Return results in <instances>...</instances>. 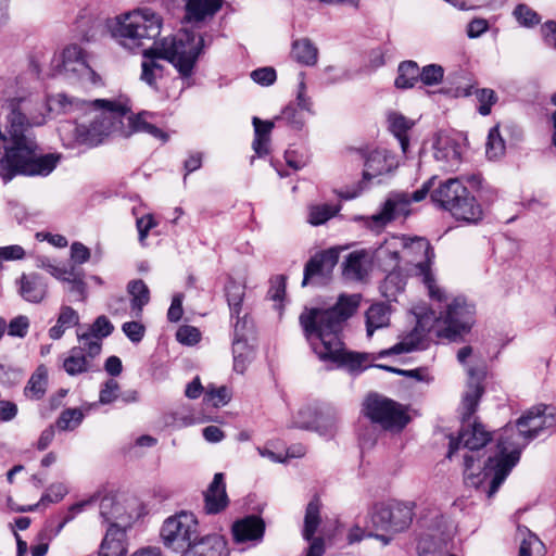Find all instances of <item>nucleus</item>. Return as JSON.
Instances as JSON below:
<instances>
[{"label":"nucleus","instance_id":"obj_1","mask_svg":"<svg viewBox=\"0 0 556 556\" xmlns=\"http://www.w3.org/2000/svg\"><path fill=\"white\" fill-rule=\"evenodd\" d=\"M9 144L0 155V178L9 184L16 176H48L59 156L42 154L29 128L46 123L48 104L43 97L27 96L5 100Z\"/></svg>","mask_w":556,"mask_h":556},{"label":"nucleus","instance_id":"obj_2","mask_svg":"<svg viewBox=\"0 0 556 556\" xmlns=\"http://www.w3.org/2000/svg\"><path fill=\"white\" fill-rule=\"evenodd\" d=\"M359 302V294L341 295L330 308H306L301 313L299 320L304 337L319 361L350 371L370 366L374 355L346 351L341 338L344 323L355 313Z\"/></svg>","mask_w":556,"mask_h":556},{"label":"nucleus","instance_id":"obj_3","mask_svg":"<svg viewBox=\"0 0 556 556\" xmlns=\"http://www.w3.org/2000/svg\"><path fill=\"white\" fill-rule=\"evenodd\" d=\"M556 426V407L539 404L521 415L516 426H505L497 439L496 452L490 456L484 478L492 475L488 490L491 498L520 459L521 451L530 441Z\"/></svg>","mask_w":556,"mask_h":556},{"label":"nucleus","instance_id":"obj_4","mask_svg":"<svg viewBox=\"0 0 556 556\" xmlns=\"http://www.w3.org/2000/svg\"><path fill=\"white\" fill-rule=\"evenodd\" d=\"M468 375L471 377V381L468 383V389L462 401L463 428L459 432L458 440L452 439L450 442V451L447 454L448 458L452 457L460 443L470 450V452H473L485 446V444L491 440L490 433L481 424L471 421L483 390L479 382L475 380V370L472 368L468 369ZM488 459H490V457ZM476 462H479V459H476L472 453H466L464 455L465 482L467 485L476 489H482L488 494L492 475L484 478L483 473L489 460H486L483 469H481L479 465L476 466Z\"/></svg>","mask_w":556,"mask_h":556},{"label":"nucleus","instance_id":"obj_5","mask_svg":"<svg viewBox=\"0 0 556 556\" xmlns=\"http://www.w3.org/2000/svg\"><path fill=\"white\" fill-rule=\"evenodd\" d=\"M162 24V17L149 8L135 9L106 22L111 36L129 50L156 41Z\"/></svg>","mask_w":556,"mask_h":556},{"label":"nucleus","instance_id":"obj_6","mask_svg":"<svg viewBox=\"0 0 556 556\" xmlns=\"http://www.w3.org/2000/svg\"><path fill=\"white\" fill-rule=\"evenodd\" d=\"M204 48L203 35L182 30L174 36L154 41L147 54L168 61L181 78L189 79L194 73L197 62Z\"/></svg>","mask_w":556,"mask_h":556},{"label":"nucleus","instance_id":"obj_7","mask_svg":"<svg viewBox=\"0 0 556 556\" xmlns=\"http://www.w3.org/2000/svg\"><path fill=\"white\" fill-rule=\"evenodd\" d=\"M439 303V313L432 312V330L439 338L456 341L468 333L475 323V306L464 296L430 298Z\"/></svg>","mask_w":556,"mask_h":556},{"label":"nucleus","instance_id":"obj_8","mask_svg":"<svg viewBox=\"0 0 556 556\" xmlns=\"http://www.w3.org/2000/svg\"><path fill=\"white\" fill-rule=\"evenodd\" d=\"M92 119L89 125L76 126V140L80 144L96 147L111 136H118V123L122 111L118 110V101L97 99L91 102Z\"/></svg>","mask_w":556,"mask_h":556},{"label":"nucleus","instance_id":"obj_9","mask_svg":"<svg viewBox=\"0 0 556 556\" xmlns=\"http://www.w3.org/2000/svg\"><path fill=\"white\" fill-rule=\"evenodd\" d=\"M434 257L430 243L424 238H405V247L401 249V270L407 276L419 277L428 290L430 298L442 299L444 289L435 282L431 271Z\"/></svg>","mask_w":556,"mask_h":556},{"label":"nucleus","instance_id":"obj_10","mask_svg":"<svg viewBox=\"0 0 556 556\" xmlns=\"http://www.w3.org/2000/svg\"><path fill=\"white\" fill-rule=\"evenodd\" d=\"M362 412L372 425L393 433L402 431L409 422V416L401 404L378 394L366 397Z\"/></svg>","mask_w":556,"mask_h":556},{"label":"nucleus","instance_id":"obj_11","mask_svg":"<svg viewBox=\"0 0 556 556\" xmlns=\"http://www.w3.org/2000/svg\"><path fill=\"white\" fill-rule=\"evenodd\" d=\"M163 544L174 551L188 548L198 542V520L192 513L180 511L165 519L161 528Z\"/></svg>","mask_w":556,"mask_h":556},{"label":"nucleus","instance_id":"obj_12","mask_svg":"<svg viewBox=\"0 0 556 556\" xmlns=\"http://www.w3.org/2000/svg\"><path fill=\"white\" fill-rule=\"evenodd\" d=\"M404 247L405 237L393 236L370 252L372 263L382 270L389 271L384 280L386 287L394 283L397 291L404 288V280L401 278V249Z\"/></svg>","mask_w":556,"mask_h":556},{"label":"nucleus","instance_id":"obj_13","mask_svg":"<svg viewBox=\"0 0 556 556\" xmlns=\"http://www.w3.org/2000/svg\"><path fill=\"white\" fill-rule=\"evenodd\" d=\"M413 506L405 503H378L374 505L370 520L376 529L390 532H402L413 521Z\"/></svg>","mask_w":556,"mask_h":556},{"label":"nucleus","instance_id":"obj_14","mask_svg":"<svg viewBox=\"0 0 556 556\" xmlns=\"http://www.w3.org/2000/svg\"><path fill=\"white\" fill-rule=\"evenodd\" d=\"M396 166L397 162L394 155L387 150L371 151L365 160L363 179L352 190L340 192L339 195L345 200L358 197L371 179L391 173Z\"/></svg>","mask_w":556,"mask_h":556},{"label":"nucleus","instance_id":"obj_15","mask_svg":"<svg viewBox=\"0 0 556 556\" xmlns=\"http://www.w3.org/2000/svg\"><path fill=\"white\" fill-rule=\"evenodd\" d=\"M55 67L67 78H77L91 84H96L99 78L89 65L87 54L78 45L66 47L60 59L56 60Z\"/></svg>","mask_w":556,"mask_h":556},{"label":"nucleus","instance_id":"obj_16","mask_svg":"<svg viewBox=\"0 0 556 556\" xmlns=\"http://www.w3.org/2000/svg\"><path fill=\"white\" fill-rule=\"evenodd\" d=\"M118 110L122 111V117L119 119L122 123H118L119 137L127 138L135 132H147L155 138L162 139L163 141L167 140L166 134L148 122L147 117L149 114L147 112L131 115L127 100H118Z\"/></svg>","mask_w":556,"mask_h":556},{"label":"nucleus","instance_id":"obj_17","mask_svg":"<svg viewBox=\"0 0 556 556\" xmlns=\"http://www.w3.org/2000/svg\"><path fill=\"white\" fill-rule=\"evenodd\" d=\"M339 260L336 250H327L313 256L304 268V278L302 286L308 285L311 281L323 282L333 270Z\"/></svg>","mask_w":556,"mask_h":556},{"label":"nucleus","instance_id":"obj_18","mask_svg":"<svg viewBox=\"0 0 556 556\" xmlns=\"http://www.w3.org/2000/svg\"><path fill=\"white\" fill-rule=\"evenodd\" d=\"M99 513L102 519L110 523V527L126 528L138 515L129 511L115 495H105L99 503Z\"/></svg>","mask_w":556,"mask_h":556},{"label":"nucleus","instance_id":"obj_19","mask_svg":"<svg viewBox=\"0 0 556 556\" xmlns=\"http://www.w3.org/2000/svg\"><path fill=\"white\" fill-rule=\"evenodd\" d=\"M433 157L441 169L452 170L460 163L459 144L451 136L439 134L433 142Z\"/></svg>","mask_w":556,"mask_h":556},{"label":"nucleus","instance_id":"obj_20","mask_svg":"<svg viewBox=\"0 0 556 556\" xmlns=\"http://www.w3.org/2000/svg\"><path fill=\"white\" fill-rule=\"evenodd\" d=\"M20 296L33 304L41 303L49 292L46 279L37 273L22 274L16 280Z\"/></svg>","mask_w":556,"mask_h":556},{"label":"nucleus","instance_id":"obj_21","mask_svg":"<svg viewBox=\"0 0 556 556\" xmlns=\"http://www.w3.org/2000/svg\"><path fill=\"white\" fill-rule=\"evenodd\" d=\"M232 536L236 543L261 542L265 532V522L262 518L252 515L237 520L232 525Z\"/></svg>","mask_w":556,"mask_h":556},{"label":"nucleus","instance_id":"obj_22","mask_svg":"<svg viewBox=\"0 0 556 556\" xmlns=\"http://www.w3.org/2000/svg\"><path fill=\"white\" fill-rule=\"evenodd\" d=\"M180 556H229V549L223 536L207 534L185 548Z\"/></svg>","mask_w":556,"mask_h":556},{"label":"nucleus","instance_id":"obj_23","mask_svg":"<svg viewBox=\"0 0 556 556\" xmlns=\"http://www.w3.org/2000/svg\"><path fill=\"white\" fill-rule=\"evenodd\" d=\"M467 187L458 178H450L441 182L438 188L431 192L432 201L440 207L451 212L452 206L458 203L462 194Z\"/></svg>","mask_w":556,"mask_h":556},{"label":"nucleus","instance_id":"obj_24","mask_svg":"<svg viewBox=\"0 0 556 556\" xmlns=\"http://www.w3.org/2000/svg\"><path fill=\"white\" fill-rule=\"evenodd\" d=\"M450 213L455 219L467 224H477L483 216L481 205L468 189H466L462 194L458 203L455 206H452Z\"/></svg>","mask_w":556,"mask_h":556},{"label":"nucleus","instance_id":"obj_25","mask_svg":"<svg viewBox=\"0 0 556 556\" xmlns=\"http://www.w3.org/2000/svg\"><path fill=\"white\" fill-rule=\"evenodd\" d=\"M205 510L208 514H217L228 505L224 473H215L213 481L204 493Z\"/></svg>","mask_w":556,"mask_h":556},{"label":"nucleus","instance_id":"obj_26","mask_svg":"<svg viewBox=\"0 0 556 556\" xmlns=\"http://www.w3.org/2000/svg\"><path fill=\"white\" fill-rule=\"evenodd\" d=\"M371 263L369 251H353L344 261L343 276L350 280H362L367 276Z\"/></svg>","mask_w":556,"mask_h":556},{"label":"nucleus","instance_id":"obj_27","mask_svg":"<svg viewBox=\"0 0 556 556\" xmlns=\"http://www.w3.org/2000/svg\"><path fill=\"white\" fill-rule=\"evenodd\" d=\"M409 204V194L394 193L388 198L381 212L374 215L372 219L376 223L384 225L399 216L406 215L408 213Z\"/></svg>","mask_w":556,"mask_h":556},{"label":"nucleus","instance_id":"obj_28","mask_svg":"<svg viewBox=\"0 0 556 556\" xmlns=\"http://www.w3.org/2000/svg\"><path fill=\"white\" fill-rule=\"evenodd\" d=\"M223 0H187L186 18L199 23L212 18L222 8Z\"/></svg>","mask_w":556,"mask_h":556},{"label":"nucleus","instance_id":"obj_29","mask_svg":"<svg viewBox=\"0 0 556 556\" xmlns=\"http://www.w3.org/2000/svg\"><path fill=\"white\" fill-rule=\"evenodd\" d=\"M125 528L110 527L101 543L99 556H124L126 554Z\"/></svg>","mask_w":556,"mask_h":556},{"label":"nucleus","instance_id":"obj_30","mask_svg":"<svg viewBox=\"0 0 556 556\" xmlns=\"http://www.w3.org/2000/svg\"><path fill=\"white\" fill-rule=\"evenodd\" d=\"M252 123L255 135L252 148L255 154L262 157L269 153V135L274 128V123L269 121L263 122L258 117H253Z\"/></svg>","mask_w":556,"mask_h":556},{"label":"nucleus","instance_id":"obj_31","mask_svg":"<svg viewBox=\"0 0 556 556\" xmlns=\"http://www.w3.org/2000/svg\"><path fill=\"white\" fill-rule=\"evenodd\" d=\"M292 58L306 66H314L318 60V49L308 38L296 39L292 42Z\"/></svg>","mask_w":556,"mask_h":556},{"label":"nucleus","instance_id":"obj_32","mask_svg":"<svg viewBox=\"0 0 556 556\" xmlns=\"http://www.w3.org/2000/svg\"><path fill=\"white\" fill-rule=\"evenodd\" d=\"M48 387V369L40 365L30 376L24 388V395L29 400H40L46 394Z\"/></svg>","mask_w":556,"mask_h":556},{"label":"nucleus","instance_id":"obj_33","mask_svg":"<svg viewBox=\"0 0 556 556\" xmlns=\"http://www.w3.org/2000/svg\"><path fill=\"white\" fill-rule=\"evenodd\" d=\"M389 128L400 142L403 153L409 147L407 131L414 126V122L399 113H391L388 117Z\"/></svg>","mask_w":556,"mask_h":556},{"label":"nucleus","instance_id":"obj_34","mask_svg":"<svg viewBox=\"0 0 556 556\" xmlns=\"http://www.w3.org/2000/svg\"><path fill=\"white\" fill-rule=\"evenodd\" d=\"M79 323L78 313L71 306L63 305L60 308L56 325L49 329V337L53 340H59L65 332Z\"/></svg>","mask_w":556,"mask_h":556},{"label":"nucleus","instance_id":"obj_35","mask_svg":"<svg viewBox=\"0 0 556 556\" xmlns=\"http://www.w3.org/2000/svg\"><path fill=\"white\" fill-rule=\"evenodd\" d=\"M389 307L383 303L372 304L366 312V331L371 337L374 331L389 325Z\"/></svg>","mask_w":556,"mask_h":556},{"label":"nucleus","instance_id":"obj_36","mask_svg":"<svg viewBox=\"0 0 556 556\" xmlns=\"http://www.w3.org/2000/svg\"><path fill=\"white\" fill-rule=\"evenodd\" d=\"M320 501L318 497H314L306 506L305 517H304V529H303V538L306 541H311L313 543L316 539H313L315 532L317 531L320 525ZM312 544H309L311 546Z\"/></svg>","mask_w":556,"mask_h":556},{"label":"nucleus","instance_id":"obj_37","mask_svg":"<svg viewBox=\"0 0 556 556\" xmlns=\"http://www.w3.org/2000/svg\"><path fill=\"white\" fill-rule=\"evenodd\" d=\"M226 296L230 308L231 318H237L235 324V331L237 333L240 326V313L244 298V287L233 280H230L226 286Z\"/></svg>","mask_w":556,"mask_h":556},{"label":"nucleus","instance_id":"obj_38","mask_svg":"<svg viewBox=\"0 0 556 556\" xmlns=\"http://www.w3.org/2000/svg\"><path fill=\"white\" fill-rule=\"evenodd\" d=\"M420 68L414 61H404L400 63L397 68V77L394 85L399 89L413 88L419 80Z\"/></svg>","mask_w":556,"mask_h":556},{"label":"nucleus","instance_id":"obj_39","mask_svg":"<svg viewBox=\"0 0 556 556\" xmlns=\"http://www.w3.org/2000/svg\"><path fill=\"white\" fill-rule=\"evenodd\" d=\"M518 536L521 539L519 556H543L544 545L534 533L526 527H518Z\"/></svg>","mask_w":556,"mask_h":556},{"label":"nucleus","instance_id":"obj_40","mask_svg":"<svg viewBox=\"0 0 556 556\" xmlns=\"http://www.w3.org/2000/svg\"><path fill=\"white\" fill-rule=\"evenodd\" d=\"M127 291L131 296V308L135 316L139 317L143 306L150 301L149 288L142 280L138 279L128 283Z\"/></svg>","mask_w":556,"mask_h":556},{"label":"nucleus","instance_id":"obj_41","mask_svg":"<svg viewBox=\"0 0 556 556\" xmlns=\"http://www.w3.org/2000/svg\"><path fill=\"white\" fill-rule=\"evenodd\" d=\"M63 368L68 375L75 376L88 371L91 363L85 354L80 353V349L73 348L63 362Z\"/></svg>","mask_w":556,"mask_h":556},{"label":"nucleus","instance_id":"obj_42","mask_svg":"<svg viewBox=\"0 0 556 556\" xmlns=\"http://www.w3.org/2000/svg\"><path fill=\"white\" fill-rule=\"evenodd\" d=\"M340 206L330 204H314L308 207L307 222L313 226H319L336 216Z\"/></svg>","mask_w":556,"mask_h":556},{"label":"nucleus","instance_id":"obj_43","mask_svg":"<svg viewBox=\"0 0 556 556\" xmlns=\"http://www.w3.org/2000/svg\"><path fill=\"white\" fill-rule=\"evenodd\" d=\"M149 49L144 51L146 60L142 62L141 80L151 87H155L157 77H161L163 66L156 62L157 56L147 54Z\"/></svg>","mask_w":556,"mask_h":556},{"label":"nucleus","instance_id":"obj_44","mask_svg":"<svg viewBox=\"0 0 556 556\" xmlns=\"http://www.w3.org/2000/svg\"><path fill=\"white\" fill-rule=\"evenodd\" d=\"M79 345L75 349H80V353H86L89 359L96 357L100 354L102 349V340L99 339L94 333L87 332H78L77 333Z\"/></svg>","mask_w":556,"mask_h":556},{"label":"nucleus","instance_id":"obj_45","mask_svg":"<svg viewBox=\"0 0 556 556\" xmlns=\"http://www.w3.org/2000/svg\"><path fill=\"white\" fill-rule=\"evenodd\" d=\"M505 141L502 138L498 127L494 126L490 129L485 144V153L489 160H496L505 153Z\"/></svg>","mask_w":556,"mask_h":556},{"label":"nucleus","instance_id":"obj_46","mask_svg":"<svg viewBox=\"0 0 556 556\" xmlns=\"http://www.w3.org/2000/svg\"><path fill=\"white\" fill-rule=\"evenodd\" d=\"M84 417L79 408H67L59 416L56 427L61 431H73L83 422Z\"/></svg>","mask_w":556,"mask_h":556},{"label":"nucleus","instance_id":"obj_47","mask_svg":"<svg viewBox=\"0 0 556 556\" xmlns=\"http://www.w3.org/2000/svg\"><path fill=\"white\" fill-rule=\"evenodd\" d=\"M63 282L68 283V292H71L75 300L84 301L87 296L86 283L84 281L83 275L76 271L73 267L70 268V271L66 275V278L62 279Z\"/></svg>","mask_w":556,"mask_h":556},{"label":"nucleus","instance_id":"obj_48","mask_svg":"<svg viewBox=\"0 0 556 556\" xmlns=\"http://www.w3.org/2000/svg\"><path fill=\"white\" fill-rule=\"evenodd\" d=\"M233 340L232 352H233V368L237 372L243 374L247 368V362L250 355V349L245 341L237 338Z\"/></svg>","mask_w":556,"mask_h":556},{"label":"nucleus","instance_id":"obj_49","mask_svg":"<svg viewBox=\"0 0 556 556\" xmlns=\"http://www.w3.org/2000/svg\"><path fill=\"white\" fill-rule=\"evenodd\" d=\"M339 416L333 409H327L316 416L315 429L321 434H332L337 429Z\"/></svg>","mask_w":556,"mask_h":556},{"label":"nucleus","instance_id":"obj_50","mask_svg":"<svg viewBox=\"0 0 556 556\" xmlns=\"http://www.w3.org/2000/svg\"><path fill=\"white\" fill-rule=\"evenodd\" d=\"M444 75V70L441 65L438 64H429L420 70L419 79L426 86H434L439 85Z\"/></svg>","mask_w":556,"mask_h":556},{"label":"nucleus","instance_id":"obj_51","mask_svg":"<svg viewBox=\"0 0 556 556\" xmlns=\"http://www.w3.org/2000/svg\"><path fill=\"white\" fill-rule=\"evenodd\" d=\"M476 98L479 102L478 111L481 115L486 116L491 113V108L497 101V96L494 90L483 88L478 89L476 92Z\"/></svg>","mask_w":556,"mask_h":556},{"label":"nucleus","instance_id":"obj_52","mask_svg":"<svg viewBox=\"0 0 556 556\" xmlns=\"http://www.w3.org/2000/svg\"><path fill=\"white\" fill-rule=\"evenodd\" d=\"M316 414L311 407H303L299 409L293 417L291 427L301 429H315Z\"/></svg>","mask_w":556,"mask_h":556},{"label":"nucleus","instance_id":"obj_53","mask_svg":"<svg viewBox=\"0 0 556 556\" xmlns=\"http://www.w3.org/2000/svg\"><path fill=\"white\" fill-rule=\"evenodd\" d=\"M514 15L519 24L526 27H532L540 23V16L538 13L526 4L517 5L514 10Z\"/></svg>","mask_w":556,"mask_h":556},{"label":"nucleus","instance_id":"obj_54","mask_svg":"<svg viewBox=\"0 0 556 556\" xmlns=\"http://www.w3.org/2000/svg\"><path fill=\"white\" fill-rule=\"evenodd\" d=\"M278 119L286 122L288 125L295 129H301L305 123L303 111L294 105H288Z\"/></svg>","mask_w":556,"mask_h":556},{"label":"nucleus","instance_id":"obj_55","mask_svg":"<svg viewBox=\"0 0 556 556\" xmlns=\"http://www.w3.org/2000/svg\"><path fill=\"white\" fill-rule=\"evenodd\" d=\"M229 401L230 392L226 387L206 389L204 393V402L212 404L214 407L224 406Z\"/></svg>","mask_w":556,"mask_h":556},{"label":"nucleus","instance_id":"obj_56","mask_svg":"<svg viewBox=\"0 0 556 556\" xmlns=\"http://www.w3.org/2000/svg\"><path fill=\"white\" fill-rule=\"evenodd\" d=\"M119 397V384L114 379H109L105 381L99 394V402L103 405L113 403L116 399Z\"/></svg>","mask_w":556,"mask_h":556},{"label":"nucleus","instance_id":"obj_57","mask_svg":"<svg viewBox=\"0 0 556 556\" xmlns=\"http://www.w3.org/2000/svg\"><path fill=\"white\" fill-rule=\"evenodd\" d=\"M37 267L42 268L47 270L51 276L62 281L63 278H66L67 273L70 269H67L64 266H59L58 264L53 263L48 257H40L37 261Z\"/></svg>","mask_w":556,"mask_h":556},{"label":"nucleus","instance_id":"obj_58","mask_svg":"<svg viewBox=\"0 0 556 556\" xmlns=\"http://www.w3.org/2000/svg\"><path fill=\"white\" fill-rule=\"evenodd\" d=\"M296 105L301 111L312 112V101L306 94L305 73L299 74V86L296 92Z\"/></svg>","mask_w":556,"mask_h":556},{"label":"nucleus","instance_id":"obj_59","mask_svg":"<svg viewBox=\"0 0 556 556\" xmlns=\"http://www.w3.org/2000/svg\"><path fill=\"white\" fill-rule=\"evenodd\" d=\"M200 331L192 326H181L176 332L178 342L185 345H193L200 340Z\"/></svg>","mask_w":556,"mask_h":556},{"label":"nucleus","instance_id":"obj_60","mask_svg":"<svg viewBox=\"0 0 556 556\" xmlns=\"http://www.w3.org/2000/svg\"><path fill=\"white\" fill-rule=\"evenodd\" d=\"M29 328V319L27 316L20 315L13 318L8 326V333L12 337L24 338Z\"/></svg>","mask_w":556,"mask_h":556},{"label":"nucleus","instance_id":"obj_61","mask_svg":"<svg viewBox=\"0 0 556 556\" xmlns=\"http://www.w3.org/2000/svg\"><path fill=\"white\" fill-rule=\"evenodd\" d=\"M251 78L258 85L270 86L276 80V71L273 67H261L251 73Z\"/></svg>","mask_w":556,"mask_h":556},{"label":"nucleus","instance_id":"obj_62","mask_svg":"<svg viewBox=\"0 0 556 556\" xmlns=\"http://www.w3.org/2000/svg\"><path fill=\"white\" fill-rule=\"evenodd\" d=\"M113 329V325L105 316H99L88 331L90 333H94L99 339L102 340L103 338L109 337Z\"/></svg>","mask_w":556,"mask_h":556},{"label":"nucleus","instance_id":"obj_63","mask_svg":"<svg viewBox=\"0 0 556 556\" xmlns=\"http://www.w3.org/2000/svg\"><path fill=\"white\" fill-rule=\"evenodd\" d=\"M125 336L134 343H138L144 336L146 328L138 321H127L122 327Z\"/></svg>","mask_w":556,"mask_h":556},{"label":"nucleus","instance_id":"obj_64","mask_svg":"<svg viewBox=\"0 0 556 556\" xmlns=\"http://www.w3.org/2000/svg\"><path fill=\"white\" fill-rule=\"evenodd\" d=\"M156 222L152 214H146L136 220L137 230L139 233V241L141 244L144 243L149 231L156 226Z\"/></svg>","mask_w":556,"mask_h":556}]
</instances>
